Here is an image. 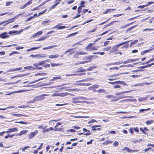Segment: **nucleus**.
Segmentation results:
<instances>
[{"label": "nucleus", "mask_w": 154, "mask_h": 154, "mask_svg": "<svg viewBox=\"0 0 154 154\" xmlns=\"http://www.w3.org/2000/svg\"><path fill=\"white\" fill-rule=\"evenodd\" d=\"M48 94H44L38 95L35 97L32 100L30 101V102L31 103H34L35 102L37 101L38 100H42L45 98L44 97L48 96Z\"/></svg>", "instance_id": "obj_1"}, {"label": "nucleus", "mask_w": 154, "mask_h": 154, "mask_svg": "<svg viewBox=\"0 0 154 154\" xmlns=\"http://www.w3.org/2000/svg\"><path fill=\"white\" fill-rule=\"evenodd\" d=\"M95 44V43H90L89 44L88 46L85 48L86 50L91 51L93 50H97V48L95 46H92L93 45Z\"/></svg>", "instance_id": "obj_2"}, {"label": "nucleus", "mask_w": 154, "mask_h": 154, "mask_svg": "<svg viewBox=\"0 0 154 154\" xmlns=\"http://www.w3.org/2000/svg\"><path fill=\"white\" fill-rule=\"evenodd\" d=\"M94 56H88L87 58L85 59V60H86V61H82L81 62H78L76 63H75V65H77L83 64L85 63H87L88 62H90L91 61L92 58L94 57Z\"/></svg>", "instance_id": "obj_3"}, {"label": "nucleus", "mask_w": 154, "mask_h": 154, "mask_svg": "<svg viewBox=\"0 0 154 154\" xmlns=\"http://www.w3.org/2000/svg\"><path fill=\"white\" fill-rule=\"evenodd\" d=\"M127 42H122V43L119 44L117 45L114 46L112 48L113 51H117L118 50V47L126 43Z\"/></svg>", "instance_id": "obj_4"}, {"label": "nucleus", "mask_w": 154, "mask_h": 154, "mask_svg": "<svg viewBox=\"0 0 154 154\" xmlns=\"http://www.w3.org/2000/svg\"><path fill=\"white\" fill-rule=\"evenodd\" d=\"M38 133V131L37 130H35L33 132H31L28 135L29 138L31 139L33 137H34Z\"/></svg>", "instance_id": "obj_5"}, {"label": "nucleus", "mask_w": 154, "mask_h": 154, "mask_svg": "<svg viewBox=\"0 0 154 154\" xmlns=\"http://www.w3.org/2000/svg\"><path fill=\"white\" fill-rule=\"evenodd\" d=\"M87 54V53L83 52L82 51H77L76 52V54L73 55V57L74 58H76L79 55H83L86 54Z\"/></svg>", "instance_id": "obj_6"}, {"label": "nucleus", "mask_w": 154, "mask_h": 154, "mask_svg": "<svg viewBox=\"0 0 154 154\" xmlns=\"http://www.w3.org/2000/svg\"><path fill=\"white\" fill-rule=\"evenodd\" d=\"M75 52V51L74 50V48H72L66 51L64 53V54H66L67 53H68L69 55H70L73 54Z\"/></svg>", "instance_id": "obj_7"}, {"label": "nucleus", "mask_w": 154, "mask_h": 154, "mask_svg": "<svg viewBox=\"0 0 154 154\" xmlns=\"http://www.w3.org/2000/svg\"><path fill=\"white\" fill-rule=\"evenodd\" d=\"M23 31V29H22L19 31H11L8 32V34L9 35H16L20 33V32Z\"/></svg>", "instance_id": "obj_8"}, {"label": "nucleus", "mask_w": 154, "mask_h": 154, "mask_svg": "<svg viewBox=\"0 0 154 154\" xmlns=\"http://www.w3.org/2000/svg\"><path fill=\"white\" fill-rule=\"evenodd\" d=\"M62 23H59L58 24L54 26L53 28L54 29L57 28L58 29H60L65 28L66 27L65 26H60V25H62Z\"/></svg>", "instance_id": "obj_9"}, {"label": "nucleus", "mask_w": 154, "mask_h": 154, "mask_svg": "<svg viewBox=\"0 0 154 154\" xmlns=\"http://www.w3.org/2000/svg\"><path fill=\"white\" fill-rule=\"evenodd\" d=\"M1 37L2 38H8L9 37L7 32H5L0 34Z\"/></svg>", "instance_id": "obj_10"}, {"label": "nucleus", "mask_w": 154, "mask_h": 154, "mask_svg": "<svg viewBox=\"0 0 154 154\" xmlns=\"http://www.w3.org/2000/svg\"><path fill=\"white\" fill-rule=\"evenodd\" d=\"M22 69V67H19L16 69H11L8 70L6 72L4 73V74H5L6 72H14L21 70Z\"/></svg>", "instance_id": "obj_11"}, {"label": "nucleus", "mask_w": 154, "mask_h": 154, "mask_svg": "<svg viewBox=\"0 0 154 154\" xmlns=\"http://www.w3.org/2000/svg\"><path fill=\"white\" fill-rule=\"evenodd\" d=\"M43 32L42 31H38L36 32V33L34 34L32 36V37L33 38H35L37 36L41 35L42 34Z\"/></svg>", "instance_id": "obj_12"}, {"label": "nucleus", "mask_w": 154, "mask_h": 154, "mask_svg": "<svg viewBox=\"0 0 154 154\" xmlns=\"http://www.w3.org/2000/svg\"><path fill=\"white\" fill-rule=\"evenodd\" d=\"M28 131V130H24L21 131L19 134H16V136H21L22 135L26 133Z\"/></svg>", "instance_id": "obj_13"}, {"label": "nucleus", "mask_w": 154, "mask_h": 154, "mask_svg": "<svg viewBox=\"0 0 154 154\" xmlns=\"http://www.w3.org/2000/svg\"><path fill=\"white\" fill-rule=\"evenodd\" d=\"M77 99V100H82V99H83V100H89L90 99L87 98H86V97H81V96H79V97H75L74 98V99Z\"/></svg>", "instance_id": "obj_14"}, {"label": "nucleus", "mask_w": 154, "mask_h": 154, "mask_svg": "<svg viewBox=\"0 0 154 154\" xmlns=\"http://www.w3.org/2000/svg\"><path fill=\"white\" fill-rule=\"evenodd\" d=\"M59 94V96L61 97H64L67 95H70V94L67 93V92H65V93H60Z\"/></svg>", "instance_id": "obj_15"}, {"label": "nucleus", "mask_w": 154, "mask_h": 154, "mask_svg": "<svg viewBox=\"0 0 154 154\" xmlns=\"http://www.w3.org/2000/svg\"><path fill=\"white\" fill-rule=\"evenodd\" d=\"M124 150L125 151H127L128 152H135V151H138V150H131L128 147H124Z\"/></svg>", "instance_id": "obj_16"}, {"label": "nucleus", "mask_w": 154, "mask_h": 154, "mask_svg": "<svg viewBox=\"0 0 154 154\" xmlns=\"http://www.w3.org/2000/svg\"><path fill=\"white\" fill-rule=\"evenodd\" d=\"M59 56V55L58 54L50 55L49 56V57L50 58L53 59L57 58Z\"/></svg>", "instance_id": "obj_17"}, {"label": "nucleus", "mask_w": 154, "mask_h": 154, "mask_svg": "<svg viewBox=\"0 0 154 154\" xmlns=\"http://www.w3.org/2000/svg\"><path fill=\"white\" fill-rule=\"evenodd\" d=\"M91 80H92L91 78H90V79L87 78V79H83V80L77 81L76 82H87V81H91Z\"/></svg>", "instance_id": "obj_18"}, {"label": "nucleus", "mask_w": 154, "mask_h": 154, "mask_svg": "<svg viewBox=\"0 0 154 154\" xmlns=\"http://www.w3.org/2000/svg\"><path fill=\"white\" fill-rule=\"evenodd\" d=\"M83 131L85 132H87V133L84 134V135H89L90 134V131L89 130H87L85 128H83Z\"/></svg>", "instance_id": "obj_19"}, {"label": "nucleus", "mask_w": 154, "mask_h": 154, "mask_svg": "<svg viewBox=\"0 0 154 154\" xmlns=\"http://www.w3.org/2000/svg\"><path fill=\"white\" fill-rule=\"evenodd\" d=\"M26 91V90H19V91H15V92H11V94H6L5 95H10V94H12L14 93L23 92H25V91Z\"/></svg>", "instance_id": "obj_20"}, {"label": "nucleus", "mask_w": 154, "mask_h": 154, "mask_svg": "<svg viewBox=\"0 0 154 154\" xmlns=\"http://www.w3.org/2000/svg\"><path fill=\"white\" fill-rule=\"evenodd\" d=\"M40 46H39V47H33V48H31L30 49H27L26 51H27V52H29V51H30L33 50H36V49L39 48L41 47V45H40Z\"/></svg>", "instance_id": "obj_21"}, {"label": "nucleus", "mask_w": 154, "mask_h": 154, "mask_svg": "<svg viewBox=\"0 0 154 154\" xmlns=\"http://www.w3.org/2000/svg\"><path fill=\"white\" fill-rule=\"evenodd\" d=\"M24 69H27L30 70L35 69V68L33 67L32 66H29L25 67L24 68Z\"/></svg>", "instance_id": "obj_22"}, {"label": "nucleus", "mask_w": 154, "mask_h": 154, "mask_svg": "<svg viewBox=\"0 0 154 154\" xmlns=\"http://www.w3.org/2000/svg\"><path fill=\"white\" fill-rule=\"evenodd\" d=\"M74 98L72 99V102L74 103H82V101L77 100V99H74Z\"/></svg>", "instance_id": "obj_23"}, {"label": "nucleus", "mask_w": 154, "mask_h": 154, "mask_svg": "<svg viewBox=\"0 0 154 154\" xmlns=\"http://www.w3.org/2000/svg\"><path fill=\"white\" fill-rule=\"evenodd\" d=\"M14 108L15 109H17V107H15V106H10L8 107H7L6 108H0V110H6V109H7L8 108L11 109V108Z\"/></svg>", "instance_id": "obj_24"}, {"label": "nucleus", "mask_w": 154, "mask_h": 154, "mask_svg": "<svg viewBox=\"0 0 154 154\" xmlns=\"http://www.w3.org/2000/svg\"><path fill=\"white\" fill-rule=\"evenodd\" d=\"M86 71V70L85 69H84L82 67H80L78 69L77 71H76L75 72H85Z\"/></svg>", "instance_id": "obj_25"}, {"label": "nucleus", "mask_w": 154, "mask_h": 154, "mask_svg": "<svg viewBox=\"0 0 154 154\" xmlns=\"http://www.w3.org/2000/svg\"><path fill=\"white\" fill-rule=\"evenodd\" d=\"M8 130H10L11 132H17L18 131V129L17 128H9Z\"/></svg>", "instance_id": "obj_26"}, {"label": "nucleus", "mask_w": 154, "mask_h": 154, "mask_svg": "<svg viewBox=\"0 0 154 154\" xmlns=\"http://www.w3.org/2000/svg\"><path fill=\"white\" fill-rule=\"evenodd\" d=\"M133 22H132V23H130L129 24H127L126 25H124V26H122V27H120V29H122L125 28H126V27L129 26L130 25H131V24H133Z\"/></svg>", "instance_id": "obj_27"}, {"label": "nucleus", "mask_w": 154, "mask_h": 154, "mask_svg": "<svg viewBox=\"0 0 154 154\" xmlns=\"http://www.w3.org/2000/svg\"><path fill=\"white\" fill-rule=\"evenodd\" d=\"M62 65V64H56L54 63H51V65L52 67L57 66H61Z\"/></svg>", "instance_id": "obj_28"}, {"label": "nucleus", "mask_w": 154, "mask_h": 154, "mask_svg": "<svg viewBox=\"0 0 154 154\" xmlns=\"http://www.w3.org/2000/svg\"><path fill=\"white\" fill-rule=\"evenodd\" d=\"M56 47V46H54V45L50 46H48L47 47L44 48H43V50H47V49H51L52 48H53L54 47Z\"/></svg>", "instance_id": "obj_29"}, {"label": "nucleus", "mask_w": 154, "mask_h": 154, "mask_svg": "<svg viewBox=\"0 0 154 154\" xmlns=\"http://www.w3.org/2000/svg\"><path fill=\"white\" fill-rule=\"evenodd\" d=\"M67 74L66 75V76H76L78 75H82L83 74Z\"/></svg>", "instance_id": "obj_30"}, {"label": "nucleus", "mask_w": 154, "mask_h": 154, "mask_svg": "<svg viewBox=\"0 0 154 154\" xmlns=\"http://www.w3.org/2000/svg\"><path fill=\"white\" fill-rule=\"evenodd\" d=\"M128 73H129V72H125V73H120V74H115V75H112L109 76V77H113V76H119V75L120 74H128Z\"/></svg>", "instance_id": "obj_31"}, {"label": "nucleus", "mask_w": 154, "mask_h": 154, "mask_svg": "<svg viewBox=\"0 0 154 154\" xmlns=\"http://www.w3.org/2000/svg\"><path fill=\"white\" fill-rule=\"evenodd\" d=\"M154 122V121L152 120H149L146 122V123L147 125H149Z\"/></svg>", "instance_id": "obj_32"}, {"label": "nucleus", "mask_w": 154, "mask_h": 154, "mask_svg": "<svg viewBox=\"0 0 154 154\" xmlns=\"http://www.w3.org/2000/svg\"><path fill=\"white\" fill-rule=\"evenodd\" d=\"M97 92L100 93H103L106 92V91L104 89H100L98 90H97Z\"/></svg>", "instance_id": "obj_33"}, {"label": "nucleus", "mask_w": 154, "mask_h": 154, "mask_svg": "<svg viewBox=\"0 0 154 154\" xmlns=\"http://www.w3.org/2000/svg\"><path fill=\"white\" fill-rule=\"evenodd\" d=\"M147 100L146 97H141L140 98L138 99V100L139 102H141L146 100Z\"/></svg>", "instance_id": "obj_34"}, {"label": "nucleus", "mask_w": 154, "mask_h": 154, "mask_svg": "<svg viewBox=\"0 0 154 154\" xmlns=\"http://www.w3.org/2000/svg\"><path fill=\"white\" fill-rule=\"evenodd\" d=\"M105 97L108 98L109 99H112L114 98L115 97V96L113 95H107L105 96Z\"/></svg>", "instance_id": "obj_35"}, {"label": "nucleus", "mask_w": 154, "mask_h": 154, "mask_svg": "<svg viewBox=\"0 0 154 154\" xmlns=\"http://www.w3.org/2000/svg\"><path fill=\"white\" fill-rule=\"evenodd\" d=\"M115 10V9H108L107 10H106L105 12H104L103 13V14H105L108 13L110 12L111 11Z\"/></svg>", "instance_id": "obj_36"}, {"label": "nucleus", "mask_w": 154, "mask_h": 154, "mask_svg": "<svg viewBox=\"0 0 154 154\" xmlns=\"http://www.w3.org/2000/svg\"><path fill=\"white\" fill-rule=\"evenodd\" d=\"M39 54H36L35 55L32 54V55H30V57H36L38 59H39Z\"/></svg>", "instance_id": "obj_37"}, {"label": "nucleus", "mask_w": 154, "mask_h": 154, "mask_svg": "<svg viewBox=\"0 0 154 154\" xmlns=\"http://www.w3.org/2000/svg\"><path fill=\"white\" fill-rule=\"evenodd\" d=\"M119 144V142L117 141H115L113 144V145L114 146L116 147Z\"/></svg>", "instance_id": "obj_38"}, {"label": "nucleus", "mask_w": 154, "mask_h": 154, "mask_svg": "<svg viewBox=\"0 0 154 154\" xmlns=\"http://www.w3.org/2000/svg\"><path fill=\"white\" fill-rule=\"evenodd\" d=\"M138 41L137 40H136L134 41L131 43L130 45V47H131L132 45L137 43Z\"/></svg>", "instance_id": "obj_39"}, {"label": "nucleus", "mask_w": 154, "mask_h": 154, "mask_svg": "<svg viewBox=\"0 0 154 154\" xmlns=\"http://www.w3.org/2000/svg\"><path fill=\"white\" fill-rule=\"evenodd\" d=\"M45 78H41V79H39L38 80H35V81H32V82H31V83H30L29 84H31V83H35L40 80H41L43 79H45Z\"/></svg>", "instance_id": "obj_40"}, {"label": "nucleus", "mask_w": 154, "mask_h": 154, "mask_svg": "<svg viewBox=\"0 0 154 154\" xmlns=\"http://www.w3.org/2000/svg\"><path fill=\"white\" fill-rule=\"evenodd\" d=\"M32 3V0H30L28 2L26 3L25 4L26 7L29 5L30 4Z\"/></svg>", "instance_id": "obj_41"}, {"label": "nucleus", "mask_w": 154, "mask_h": 154, "mask_svg": "<svg viewBox=\"0 0 154 154\" xmlns=\"http://www.w3.org/2000/svg\"><path fill=\"white\" fill-rule=\"evenodd\" d=\"M74 117L75 118H86L88 117L82 116H75Z\"/></svg>", "instance_id": "obj_42"}, {"label": "nucleus", "mask_w": 154, "mask_h": 154, "mask_svg": "<svg viewBox=\"0 0 154 154\" xmlns=\"http://www.w3.org/2000/svg\"><path fill=\"white\" fill-rule=\"evenodd\" d=\"M99 87V85H92L91 86V88H98Z\"/></svg>", "instance_id": "obj_43"}, {"label": "nucleus", "mask_w": 154, "mask_h": 154, "mask_svg": "<svg viewBox=\"0 0 154 154\" xmlns=\"http://www.w3.org/2000/svg\"><path fill=\"white\" fill-rule=\"evenodd\" d=\"M111 48V46H108L107 47H106V48H103V51H108L109 50H110V49Z\"/></svg>", "instance_id": "obj_44"}, {"label": "nucleus", "mask_w": 154, "mask_h": 154, "mask_svg": "<svg viewBox=\"0 0 154 154\" xmlns=\"http://www.w3.org/2000/svg\"><path fill=\"white\" fill-rule=\"evenodd\" d=\"M14 21V20H13V19L12 18H11V19H10L9 20H6V21H5V23L8 22V23H11L13 22Z\"/></svg>", "instance_id": "obj_45"}, {"label": "nucleus", "mask_w": 154, "mask_h": 154, "mask_svg": "<svg viewBox=\"0 0 154 154\" xmlns=\"http://www.w3.org/2000/svg\"><path fill=\"white\" fill-rule=\"evenodd\" d=\"M128 66L132 67V66H132L130 64H128V65H122L120 66H119V67H128Z\"/></svg>", "instance_id": "obj_46"}, {"label": "nucleus", "mask_w": 154, "mask_h": 154, "mask_svg": "<svg viewBox=\"0 0 154 154\" xmlns=\"http://www.w3.org/2000/svg\"><path fill=\"white\" fill-rule=\"evenodd\" d=\"M15 122L17 123H20L22 124H25L27 125L28 124L27 122H25L23 121H20V122Z\"/></svg>", "instance_id": "obj_47"}, {"label": "nucleus", "mask_w": 154, "mask_h": 154, "mask_svg": "<svg viewBox=\"0 0 154 154\" xmlns=\"http://www.w3.org/2000/svg\"><path fill=\"white\" fill-rule=\"evenodd\" d=\"M82 8V6H80L78 8V12L79 14H80Z\"/></svg>", "instance_id": "obj_48"}, {"label": "nucleus", "mask_w": 154, "mask_h": 154, "mask_svg": "<svg viewBox=\"0 0 154 154\" xmlns=\"http://www.w3.org/2000/svg\"><path fill=\"white\" fill-rule=\"evenodd\" d=\"M47 10V9H46L42 11L41 12L39 13V14H38V16H39L40 15H41L42 14H44V13H45L46 11Z\"/></svg>", "instance_id": "obj_49"}, {"label": "nucleus", "mask_w": 154, "mask_h": 154, "mask_svg": "<svg viewBox=\"0 0 154 154\" xmlns=\"http://www.w3.org/2000/svg\"><path fill=\"white\" fill-rule=\"evenodd\" d=\"M25 75H18L17 76H13V77H11V79H14V78H15L16 77H20V76H24Z\"/></svg>", "instance_id": "obj_50"}, {"label": "nucleus", "mask_w": 154, "mask_h": 154, "mask_svg": "<svg viewBox=\"0 0 154 154\" xmlns=\"http://www.w3.org/2000/svg\"><path fill=\"white\" fill-rule=\"evenodd\" d=\"M22 15V14H20L17 15L15 16L14 18H13L12 19H13V20H14L18 18V17L21 15Z\"/></svg>", "instance_id": "obj_51"}, {"label": "nucleus", "mask_w": 154, "mask_h": 154, "mask_svg": "<svg viewBox=\"0 0 154 154\" xmlns=\"http://www.w3.org/2000/svg\"><path fill=\"white\" fill-rule=\"evenodd\" d=\"M129 63L134 62L135 61H137L138 60V59H129Z\"/></svg>", "instance_id": "obj_52"}, {"label": "nucleus", "mask_w": 154, "mask_h": 154, "mask_svg": "<svg viewBox=\"0 0 154 154\" xmlns=\"http://www.w3.org/2000/svg\"><path fill=\"white\" fill-rule=\"evenodd\" d=\"M150 109V108L146 109H142L139 110V112H143L145 111L148 110Z\"/></svg>", "instance_id": "obj_53"}, {"label": "nucleus", "mask_w": 154, "mask_h": 154, "mask_svg": "<svg viewBox=\"0 0 154 154\" xmlns=\"http://www.w3.org/2000/svg\"><path fill=\"white\" fill-rule=\"evenodd\" d=\"M82 103H85L87 104H90L94 103V102H88V101H82Z\"/></svg>", "instance_id": "obj_54"}, {"label": "nucleus", "mask_w": 154, "mask_h": 154, "mask_svg": "<svg viewBox=\"0 0 154 154\" xmlns=\"http://www.w3.org/2000/svg\"><path fill=\"white\" fill-rule=\"evenodd\" d=\"M46 56V55L45 54H39V59H40L41 58L44 57Z\"/></svg>", "instance_id": "obj_55"}, {"label": "nucleus", "mask_w": 154, "mask_h": 154, "mask_svg": "<svg viewBox=\"0 0 154 154\" xmlns=\"http://www.w3.org/2000/svg\"><path fill=\"white\" fill-rule=\"evenodd\" d=\"M16 115H17V116L18 117H21L22 116H26V117L28 116H27V115H23L22 114H16Z\"/></svg>", "instance_id": "obj_56"}, {"label": "nucleus", "mask_w": 154, "mask_h": 154, "mask_svg": "<svg viewBox=\"0 0 154 154\" xmlns=\"http://www.w3.org/2000/svg\"><path fill=\"white\" fill-rule=\"evenodd\" d=\"M149 50H146L144 51H143L140 53L141 55H143L144 54L147 53L149 51Z\"/></svg>", "instance_id": "obj_57"}, {"label": "nucleus", "mask_w": 154, "mask_h": 154, "mask_svg": "<svg viewBox=\"0 0 154 154\" xmlns=\"http://www.w3.org/2000/svg\"><path fill=\"white\" fill-rule=\"evenodd\" d=\"M128 101H129L131 102H136L137 101V100L135 99H128Z\"/></svg>", "instance_id": "obj_58"}, {"label": "nucleus", "mask_w": 154, "mask_h": 154, "mask_svg": "<svg viewBox=\"0 0 154 154\" xmlns=\"http://www.w3.org/2000/svg\"><path fill=\"white\" fill-rule=\"evenodd\" d=\"M154 61V57L152 59H151L150 60H149L148 61L146 62V63L147 64L149 62L152 61Z\"/></svg>", "instance_id": "obj_59"}, {"label": "nucleus", "mask_w": 154, "mask_h": 154, "mask_svg": "<svg viewBox=\"0 0 154 154\" xmlns=\"http://www.w3.org/2000/svg\"><path fill=\"white\" fill-rule=\"evenodd\" d=\"M94 68L95 67H94V66H91L88 68L87 69V70L88 71H91L93 69H94Z\"/></svg>", "instance_id": "obj_60"}, {"label": "nucleus", "mask_w": 154, "mask_h": 154, "mask_svg": "<svg viewBox=\"0 0 154 154\" xmlns=\"http://www.w3.org/2000/svg\"><path fill=\"white\" fill-rule=\"evenodd\" d=\"M134 130L133 128H131L129 131L131 134H132L134 133Z\"/></svg>", "instance_id": "obj_61"}, {"label": "nucleus", "mask_w": 154, "mask_h": 154, "mask_svg": "<svg viewBox=\"0 0 154 154\" xmlns=\"http://www.w3.org/2000/svg\"><path fill=\"white\" fill-rule=\"evenodd\" d=\"M119 69V68L118 67H114L112 68H110L109 69L110 70H118Z\"/></svg>", "instance_id": "obj_62"}, {"label": "nucleus", "mask_w": 154, "mask_h": 154, "mask_svg": "<svg viewBox=\"0 0 154 154\" xmlns=\"http://www.w3.org/2000/svg\"><path fill=\"white\" fill-rule=\"evenodd\" d=\"M96 121L94 119H91L90 121H89L88 122V124H90L96 122Z\"/></svg>", "instance_id": "obj_63"}, {"label": "nucleus", "mask_w": 154, "mask_h": 154, "mask_svg": "<svg viewBox=\"0 0 154 154\" xmlns=\"http://www.w3.org/2000/svg\"><path fill=\"white\" fill-rule=\"evenodd\" d=\"M44 63L45 62L44 61H42V62H39L38 63V66L42 65H43L44 64Z\"/></svg>", "instance_id": "obj_64"}]
</instances>
